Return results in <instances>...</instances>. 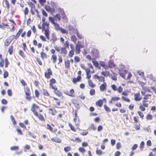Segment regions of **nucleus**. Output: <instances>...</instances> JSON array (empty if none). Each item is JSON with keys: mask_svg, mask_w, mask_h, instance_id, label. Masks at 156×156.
<instances>
[{"mask_svg": "<svg viewBox=\"0 0 156 156\" xmlns=\"http://www.w3.org/2000/svg\"><path fill=\"white\" fill-rule=\"evenodd\" d=\"M93 78L94 80H98L99 82H103L100 85L99 87L101 91L104 92L107 90V85L106 83L105 82V77L101 76H99L97 74H95L93 76Z\"/></svg>", "mask_w": 156, "mask_h": 156, "instance_id": "f257e3e1", "label": "nucleus"}, {"mask_svg": "<svg viewBox=\"0 0 156 156\" xmlns=\"http://www.w3.org/2000/svg\"><path fill=\"white\" fill-rule=\"evenodd\" d=\"M41 29L42 32H44L47 39H50V32L49 30V23L47 22H44L42 24V27H40V29Z\"/></svg>", "mask_w": 156, "mask_h": 156, "instance_id": "f03ea898", "label": "nucleus"}, {"mask_svg": "<svg viewBox=\"0 0 156 156\" xmlns=\"http://www.w3.org/2000/svg\"><path fill=\"white\" fill-rule=\"evenodd\" d=\"M111 87L112 90L114 91H117L119 94L122 93L121 94L122 95H124L125 96H127L128 95V94L127 92H122L123 89L122 87L121 86H119L118 87L115 84H113L111 85Z\"/></svg>", "mask_w": 156, "mask_h": 156, "instance_id": "7ed1b4c3", "label": "nucleus"}, {"mask_svg": "<svg viewBox=\"0 0 156 156\" xmlns=\"http://www.w3.org/2000/svg\"><path fill=\"white\" fill-rule=\"evenodd\" d=\"M28 4L31 7L30 11L31 14L33 15L35 14L34 11L37 13V16L38 17H39V14L38 10L35 8V5L31 2H28Z\"/></svg>", "mask_w": 156, "mask_h": 156, "instance_id": "20e7f679", "label": "nucleus"}, {"mask_svg": "<svg viewBox=\"0 0 156 156\" xmlns=\"http://www.w3.org/2000/svg\"><path fill=\"white\" fill-rule=\"evenodd\" d=\"M24 92L25 94V98L28 101H30L32 97L30 96L31 92L29 88L28 87L24 88Z\"/></svg>", "mask_w": 156, "mask_h": 156, "instance_id": "39448f33", "label": "nucleus"}, {"mask_svg": "<svg viewBox=\"0 0 156 156\" xmlns=\"http://www.w3.org/2000/svg\"><path fill=\"white\" fill-rule=\"evenodd\" d=\"M141 93L142 95L144 96L142 101H144L145 102V103H150L151 102V97L152 96L151 94H145L146 92H144L142 91H141Z\"/></svg>", "mask_w": 156, "mask_h": 156, "instance_id": "423d86ee", "label": "nucleus"}, {"mask_svg": "<svg viewBox=\"0 0 156 156\" xmlns=\"http://www.w3.org/2000/svg\"><path fill=\"white\" fill-rule=\"evenodd\" d=\"M64 93L66 94L72 98L75 96V91L73 89H71L69 91L66 90L63 91Z\"/></svg>", "mask_w": 156, "mask_h": 156, "instance_id": "0eeeda50", "label": "nucleus"}, {"mask_svg": "<svg viewBox=\"0 0 156 156\" xmlns=\"http://www.w3.org/2000/svg\"><path fill=\"white\" fill-rule=\"evenodd\" d=\"M134 123L135 124V128L136 130H138L140 129V124L139 123V120L138 117L134 116L133 117Z\"/></svg>", "mask_w": 156, "mask_h": 156, "instance_id": "6e6552de", "label": "nucleus"}, {"mask_svg": "<svg viewBox=\"0 0 156 156\" xmlns=\"http://www.w3.org/2000/svg\"><path fill=\"white\" fill-rule=\"evenodd\" d=\"M77 74L78 75V76L76 78L74 77L73 78V79L72 82L74 83H76L77 82H80L81 81V71L80 70L78 72Z\"/></svg>", "mask_w": 156, "mask_h": 156, "instance_id": "1a4fd4ad", "label": "nucleus"}, {"mask_svg": "<svg viewBox=\"0 0 156 156\" xmlns=\"http://www.w3.org/2000/svg\"><path fill=\"white\" fill-rule=\"evenodd\" d=\"M149 103H145V102L142 101V103L139 104V108L140 110L144 111L145 110V107H148L149 106Z\"/></svg>", "mask_w": 156, "mask_h": 156, "instance_id": "9d476101", "label": "nucleus"}, {"mask_svg": "<svg viewBox=\"0 0 156 156\" xmlns=\"http://www.w3.org/2000/svg\"><path fill=\"white\" fill-rule=\"evenodd\" d=\"M38 108L39 107L38 106L36 105L35 104H33L31 110L33 112L35 116L39 117L38 113L37 111V110Z\"/></svg>", "mask_w": 156, "mask_h": 156, "instance_id": "9b49d317", "label": "nucleus"}, {"mask_svg": "<svg viewBox=\"0 0 156 156\" xmlns=\"http://www.w3.org/2000/svg\"><path fill=\"white\" fill-rule=\"evenodd\" d=\"M52 89L54 90V92L57 96L59 97H61L62 98H64L62 93L58 90L57 87H55L54 89Z\"/></svg>", "mask_w": 156, "mask_h": 156, "instance_id": "f8f14e48", "label": "nucleus"}, {"mask_svg": "<svg viewBox=\"0 0 156 156\" xmlns=\"http://www.w3.org/2000/svg\"><path fill=\"white\" fill-rule=\"evenodd\" d=\"M134 100L136 101H140L142 99V97L139 92L134 93Z\"/></svg>", "mask_w": 156, "mask_h": 156, "instance_id": "ddd939ff", "label": "nucleus"}, {"mask_svg": "<svg viewBox=\"0 0 156 156\" xmlns=\"http://www.w3.org/2000/svg\"><path fill=\"white\" fill-rule=\"evenodd\" d=\"M53 74L50 68L47 69V72L45 73L44 75L46 78L48 79H50L51 78V76Z\"/></svg>", "mask_w": 156, "mask_h": 156, "instance_id": "4468645a", "label": "nucleus"}, {"mask_svg": "<svg viewBox=\"0 0 156 156\" xmlns=\"http://www.w3.org/2000/svg\"><path fill=\"white\" fill-rule=\"evenodd\" d=\"M83 45H75V53L76 54H79L81 51V48H84Z\"/></svg>", "mask_w": 156, "mask_h": 156, "instance_id": "2eb2a0df", "label": "nucleus"}, {"mask_svg": "<svg viewBox=\"0 0 156 156\" xmlns=\"http://www.w3.org/2000/svg\"><path fill=\"white\" fill-rule=\"evenodd\" d=\"M49 86L50 88L51 89H54L55 87H56L55 86H54V85L56 83V80L53 78H52L49 81Z\"/></svg>", "mask_w": 156, "mask_h": 156, "instance_id": "dca6fc26", "label": "nucleus"}, {"mask_svg": "<svg viewBox=\"0 0 156 156\" xmlns=\"http://www.w3.org/2000/svg\"><path fill=\"white\" fill-rule=\"evenodd\" d=\"M120 98L118 97H112L110 100L109 101V104H113L115 102V101H119L120 100Z\"/></svg>", "mask_w": 156, "mask_h": 156, "instance_id": "f3484780", "label": "nucleus"}, {"mask_svg": "<svg viewBox=\"0 0 156 156\" xmlns=\"http://www.w3.org/2000/svg\"><path fill=\"white\" fill-rule=\"evenodd\" d=\"M92 54L96 57H98L99 55L98 51L96 49L93 48L91 51Z\"/></svg>", "mask_w": 156, "mask_h": 156, "instance_id": "a211bd4d", "label": "nucleus"}, {"mask_svg": "<svg viewBox=\"0 0 156 156\" xmlns=\"http://www.w3.org/2000/svg\"><path fill=\"white\" fill-rule=\"evenodd\" d=\"M45 9L47 11L50 12L52 14L54 13L55 11V9L54 8H51L48 5L45 6Z\"/></svg>", "mask_w": 156, "mask_h": 156, "instance_id": "6ab92c4d", "label": "nucleus"}, {"mask_svg": "<svg viewBox=\"0 0 156 156\" xmlns=\"http://www.w3.org/2000/svg\"><path fill=\"white\" fill-rule=\"evenodd\" d=\"M51 38L50 40V41L53 44H55V42L57 41V38L56 34L55 33H52L51 34Z\"/></svg>", "mask_w": 156, "mask_h": 156, "instance_id": "aec40b11", "label": "nucleus"}, {"mask_svg": "<svg viewBox=\"0 0 156 156\" xmlns=\"http://www.w3.org/2000/svg\"><path fill=\"white\" fill-rule=\"evenodd\" d=\"M60 53L64 56H65L67 53V51L65 47H62L61 48V51Z\"/></svg>", "mask_w": 156, "mask_h": 156, "instance_id": "412c9836", "label": "nucleus"}, {"mask_svg": "<svg viewBox=\"0 0 156 156\" xmlns=\"http://www.w3.org/2000/svg\"><path fill=\"white\" fill-rule=\"evenodd\" d=\"M78 30L77 29H75L73 27L70 26L69 27V34H75Z\"/></svg>", "mask_w": 156, "mask_h": 156, "instance_id": "4be33fe9", "label": "nucleus"}, {"mask_svg": "<svg viewBox=\"0 0 156 156\" xmlns=\"http://www.w3.org/2000/svg\"><path fill=\"white\" fill-rule=\"evenodd\" d=\"M115 66L114 62L112 60H110L108 63V65H107L108 69L109 68H112Z\"/></svg>", "mask_w": 156, "mask_h": 156, "instance_id": "5701e85b", "label": "nucleus"}, {"mask_svg": "<svg viewBox=\"0 0 156 156\" xmlns=\"http://www.w3.org/2000/svg\"><path fill=\"white\" fill-rule=\"evenodd\" d=\"M88 83L89 86L92 88L96 86V84L94 83L92 80L91 79L88 80Z\"/></svg>", "mask_w": 156, "mask_h": 156, "instance_id": "b1692460", "label": "nucleus"}, {"mask_svg": "<svg viewBox=\"0 0 156 156\" xmlns=\"http://www.w3.org/2000/svg\"><path fill=\"white\" fill-rule=\"evenodd\" d=\"M51 140L52 141L56 143H60L61 142V140L57 137L52 138Z\"/></svg>", "mask_w": 156, "mask_h": 156, "instance_id": "393cba45", "label": "nucleus"}, {"mask_svg": "<svg viewBox=\"0 0 156 156\" xmlns=\"http://www.w3.org/2000/svg\"><path fill=\"white\" fill-rule=\"evenodd\" d=\"M48 111L49 113L51 114L52 115H55L57 112L55 110H54L51 108H49L48 109Z\"/></svg>", "mask_w": 156, "mask_h": 156, "instance_id": "a878e982", "label": "nucleus"}, {"mask_svg": "<svg viewBox=\"0 0 156 156\" xmlns=\"http://www.w3.org/2000/svg\"><path fill=\"white\" fill-rule=\"evenodd\" d=\"M117 75L115 73H113L112 74H111L110 77L111 79L114 81H116L117 80Z\"/></svg>", "mask_w": 156, "mask_h": 156, "instance_id": "bb28decb", "label": "nucleus"}, {"mask_svg": "<svg viewBox=\"0 0 156 156\" xmlns=\"http://www.w3.org/2000/svg\"><path fill=\"white\" fill-rule=\"evenodd\" d=\"M65 67L67 69L70 68V61L69 60H67L65 62Z\"/></svg>", "mask_w": 156, "mask_h": 156, "instance_id": "cd10ccee", "label": "nucleus"}, {"mask_svg": "<svg viewBox=\"0 0 156 156\" xmlns=\"http://www.w3.org/2000/svg\"><path fill=\"white\" fill-rule=\"evenodd\" d=\"M99 64L100 65V66L103 67L105 69H108L107 65H106L105 63L104 62L100 61Z\"/></svg>", "mask_w": 156, "mask_h": 156, "instance_id": "c85d7f7f", "label": "nucleus"}, {"mask_svg": "<svg viewBox=\"0 0 156 156\" xmlns=\"http://www.w3.org/2000/svg\"><path fill=\"white\" fill-rule=\"evenodd\" d=\"M103 104V101L102 100H99L96 102V105L100 107H101Z\"/></svg>", "mask_w": 156, "mask_h": 156, "instance_id": "c756f323", "label": "nucleus"}, {"mask_svg": "<svg viewBox=\"0 0 156 156\" xmlns=\"http://www.w3.org/2000/svg\"><path fill=\"white\" fill-rule=\"evenodd\" d=\"M57 56L56 55L53 54L51 57V60L52 61L53 63L54 64L57 61Z\"/></svg>", "mask_w": 156, "mask_h": 156, "instance_id": "7c9ffc66", "label": "nucleus"}, {"mask_svg": "<svg viewBox=\"0 0 156 156\" xmlns=\"http://www.w3.org/2000/svg\"><path fill=\"white\" fill-rule=\"evenodd\" d=\"M47 129L52 132H56L57 130V129H55L53 130L51 126L50 125L48 124L47 125Z\"/></svg>", "mask_w": 156, "mask_h": 156, "instance_id": "2f4dec72", "label": "nucleus"}, {"mask_svg": "<svg viewBox=\"0 0 156 156\" xmlns=\"http://www.w3.org/2000/svg\"><path fill=\"white\" fill-rule=\"evenodd\" d=\"M101 74L104 76L107 77L109 76L110 72L109 71H103L101 72Z\"/></svg>", "mask_w": 156, "mask_h": 156, "instance_id": "473e14b6", "label": "nucleus"}, {"mask_svg": "<svg viewBox=\"0 0 156 156\" xmlns=\"http://www.w3.org/2000/svg\"><path fill=\"white\" fill-rule=\"evenodd\" d=\"M70 38L71 40L74 43L76 44V43L77 40V38L75 35H72L70 37Z\"/></svg>", "mask_w": 156, "mask_h": 156, "instance_id": "72a5a7b5", "label": "nucleus"}, {"mask_svg": "<svg viewBox=\"0 0 156 156\" xmlns=\"http://www.w3.org/2000/svg\"><path fill=\"white\" fill-rule=\"evenodd\" d=\"M5 2L6 7L9 10L10 9V4L8 0H5Z\"/></svg>", "mask_w": 156, "mask_h": 156, "instance_id": "f704fd0d", "label": "nucleus"}, {"mask_svg": "<svg viewBox=\"0 0 156 156\" xmlns=\"http://www.w3.org/2000/svg\"><path fill=\"white\" fill-rule=\"evenodd\" d=\"M13 47L12 45L10 46L8 49V51L10 55H12L13 52Z\"/></svg>", "mask_w": 156, "mask_h": 156, "instance_id": "c9c22d12", "label": "nucleus"}, {"mask_svg": "<svg viewBox=\"0 0 156 156\" xmlns=\"http://www.w3.org/2000/svg\"><path fill=\"white\" fill-rule=\"evenodd\" d=\"M126 73V72H125L124 71H119V75L121 77H122V78H123L124 79H126L125 78V77L126 76V75H125Z\"/></svg>", "mask_w": 156, "mask_h": 156, "instance_id": "e433bc0d", "label": "nucleus"}, {"mask_svg": "<svg viewBox=\"0 0 156 156\" xmlns=\"http://www.w3.org/2000/svg\"><path fill=\"white\" fill-rule=\"evenodd\" d=\"M74 54V51L73 50H71L68 53V56L69 57H72Z\"/></svg>", "mask_w": 156, "mask_h": 156, "instance_id": "4c0bfd02", "label": "nucleus"}, {"mask_svg": "<svg viewBox=\"0 0 156 156\" xmlns=\"http://www.w3.org/2000/svg\"><path fill=\"white\" fill-rule=\"evenodd\" d=\"M146 119L147 120H151L153 119V116L151 114H148L146 116Z\"/></svg>", "mask_w": 156, "mask_h": 156, "instance_id": "58836bf2", "label": "nucleus"}, {"mask_svg": "<svg viewBox=\"0 0 156 156\" xmlns=\"http://www.w3.org/2000/svg\"><path fill=\"white\" fill-rule=\"evenodd\" d=\"M68 125L71 129L73 132H75L76 131V129L75 127L70 123H69Z\"/></svg>", "mask_w": 156, "mask_h": 156, "instance_id": "ea45409f", "label": "nucleus"}, {"mask_svg": "<svg viewBox=\"0 0 156 156\" xmlns=\"http://www.w3.org/2000/svg\"><path fill=\"white\" fill-rule=\"evenodd\" d=\"M41 93H42V94L44 95H45L47 96H49V94L48 93V92L47 90L45 89L41 91Z\"/></svg>", "mask_w": 156, "mask_h": 156, "instance_id": "a19ab883", "label": "nucleus"}, {"mask_svg": "<svg viewBox=\"0 0 156 156\" xmlns=\"http://www.w3.org/2000/svg\"><path fill=\"white\" fill-rule=\"evenodd\" d=\"M83 131L80 133V134L82 136H86L88 133V131L87 130H83Z\"/></svg>", "mask_w": 156, "mask_h": 156, "instance_id": "79ce46f5", "label": "nucleus"}, {"mask_svg": "<svg viewBox=\"0 0 156 156\" xmlns=\"http://www.w3.org/2000/svg\"><path fill=\"white\" fill-rule=\"evenodd\" d=\"M71 147L70 146H68L65 147L64 148V150L66 152H67L70 151L71 150Z\"/></svg>", "mask_w": 156, "mask_h": 156, "instance_id": "37998d69", "label": "nucleus"}, {"mask_svg": "<svg viewBox=\"0 0 156 156\" xmlns=\"http://www.w3.org/2000/svg\"><path fill=\"white\" fill-rule=\"evenodd\" d=\"M23 12L24 14V15L25 16H27L28 15V12H29V10L28 7H26L25 8L24 10L23 11Z\"/></svg>", "mask_w": 156, "mask_h": 156, "instance_id": "c03bdc74", "label": "nucleus"}, {"mask_svg": "<svg viewBox=\"0 0 156 156\" xmlns=\"http://www.w3.org/2000/svg\"><path fill=\"white\" fill-rule=\"evenodd\" d=\"M121 98L123 101H125L126 102H130V100L127 97H126L123 96H122Z\"/></svg>", "mask_w": 156, "mask_h": 156, "instance_id": "a18cd8bd", "label": "nucleus"}, {"mask_svg": "<svg viewBox=\"0 0 156 156\" xmlns=\"http://www.w3.org/2000/svg\"><path fill=\"white\" fill-rule=\"evenodd\" d=\"M104 107L105 111L107 112H111V109L106 104L104 105Z\"/></svg>", "mask_w": 156, "mask_h": 156, "instance_id": "49530a36", "label": "nucleus"}, {"mask_svg": "<svg viewBox=\"0 0 156 156\" xmlns=\"http://www.w3.org/2000/svg\"><path fill=\"white\" fill-rule=\"evenodd\" d=\"M10 149L11 151H16L19 149V147L18 146H13L11 147Z\"/></svg>", "mask_w": 156, "mask_h": 156, "instance_id": "de8ad7c7", "label": "nucleus"}, {"mask_svg": "<svg viewBox=\"0 0 156 156\" xmlns=\"http://www.w3.org/2000/svg\"><path fill=\"white\" fill-rule=\"evenodd\" d=\"M138 115L140 116V117L142 119H144V115L143 113L140 111H138L137 112Z\"/></svg>", "mask_w": 156, "mask_h": 156, "instance_id": "09e8293b", "label": "nucleus"}, {"mask_svg": "<svg viewBox=\"0 0 156 156\" xmlns=\"http://www.w3.org/2000/svg\"><path fill=\"white\" fill-rule=\"evenodd\" d=\"M16 9H15L13 7L11 8L10 13L12 16H13L14 15V13L16 12Z\"/></svg>", "mask_w": 156, "mask_h": 156, "instance_id": "8fccbe9b", "label": "nucleus"}, {"mask_svg": "<svg viewBox=\"0 0 156 156\" xmlns=\"http://www.w3.org/2000/svg\"><path fill=\"white\" fill-rule=\"evenodd\" d=\"M69 42L68 41H65V43L64 44V47L66 48H69Z\"/></svg>", "mask_w": 156, "mask_h": 156, "instance_id": "3c124183", "label": "nucleus"}, {"mask_svg": "<svg viewBox=\"0 0 156 156\" xmlns=\"http://www.w3.org/2000/svg\"><path fill=\"white\" fill-rule=\"evenodd\" d=\"M10 119L12 122L13 125H15L16 124V123L13 116L12 115H10Z\"/></svg>", "mask_w": 156, "mask_h": 156, "instance_id": "603ef678", "label": "nucleus"}, {"mask_svg": "<svg viewBox=\"0 0 156 156\" xmlns=\"http://www.w3.org/2000/svg\"><path fill=\"white\" fill-rule=\"evenodd\" d=\"M19 37L16 34L15 35H13L10 36V37H12V40H17Z\"/></svg>", "mask_w": 156, "mask_h": 156, "instance_id": "864d4df0", "label": "nucleus"}, {"mask_svg": "<svg viewBox=\"0 0 156 156\" xmlns=\"http://www.w3.org/2000/svg\"><path fill=\"white\" fill-rule=\"evenodd\" d=\"M41 57L43 59H46L47 58L46 54L43 52L41 53Z\"/></svg>", "mask_w": 156, "mask_h": 156, "instance_id": "5fc2aeb1", "label": "nucleus"}, {"mask_svg": "<svg viewBox=\"0 0 156 156\" xmlns=\"http://www.w3.org/2000/svg\"><path fill=\"white\" fill-rule=\"evenodd\" d=\"M61 32L62 34H68V32L67 30L64 29L63 28H61L60 29Z\"/></svg>", "mask_w": 156, "mask_h": 156, "instance_id": "6e6d98bb", "label": "nucleus"}, {"mask_svg": "<svg viewBox=\"0 0 156 156\" xmlns=\"http://www.w3.org/2000/svg\"><path fill=\"white\" fill-rule=\"evenodd\" d=\"M30 145L27 144L24 147V151L25 152L27 151V150H30Z\"/></svg>", "mask_w": 156, "mask_h": 156, "instance_id": "4d7b16f0", "label": "nucleus"}, {"mask_svg": "<svg viewBox=\"0 0 156 156\" xmlns=\"http://www.w3.org/2000/svg\"><path fill=\"white\" fill-rule=\"evenodd\" d=\"M79 151L82 153H84L86 151L85 149L83 147H80L78 149Z\"/></svg>", "mask_w": 156, "mask_h": 156, "instance_id": "13d9d810", "label": "nucleus"}, {"mask_svg": "<svg viewBox=\"0 0 156 156\" xmlns=\"http://www.w3.org/2000/svg\"><path fill=\"white\" fill-rule=\"evenodd\" d=\"M96 152V154L99 155H101L103 154V152L101 150H97Z\"/></svg>", "mask_w": 156, "mask_h": 156, "instance_id": "bf43d9fd", "label": "nucleus"}, {"mask_svg": "<svg viewBox=\"0 0 156 156\" xmlns=\"http://www.w3.org/2000/svg\"><path fill=\"white\" fill-rule=\"evenodd\" d=\"M20 82L22 84V85L23 87H25L27 85V83H26V82H25V81L23 79L21 80H20Z\"/></svg>", "mask_w": 156, "mask_h": 156, "instance_id": "052dcab7", "label": "nucleus"}, {"mask_svg": "<svg viewBox=\"0 0 156 156\" xmlns=\"http://www.w3.org/2000/svg\"><path fill=\"white\" fill-rule=\"evenodd\" d=\"M95 93V90L94 89H90V94L91 95H94Z\"/></svg>", "mask_w": 156, "mask_h": 156, "instance_id": "680f3d73", "label": "nucleus"}, {"mask_svg": "<svg viewBox=\"0 0 156 156\" xmlns=\"http://www.w3.org/2000/svg\"><path fill=\"white\" fill-rule=\"evenodd\" d=\"M122 147L121 144L120 142H118L116 144V148L117 150L119 149Z\"/></svg>", "mask_w": 156, "mask_h": 156, "instance_id": "e2e57ef3", "label": "nucleus"}, {"mask_svg": "<svg viewBox=\"0 0 156 156\" xmlns=\"http://www.w3.org/2000/svg\"><path fill=\"white\" fill-rule=\"evenodd\" d=\"M19 54L20 56H21L23 58H24L25 57V56L23 52L21 50L19 51Z\"/></svg>", "mask_w": 156, "mask_h": 156, "instance_id": "0e129e2a", "label": "nucleus"}, {"mask_svg": "<svg viewBox=\"0 0 156 156\" xmlns=\"http://www.w3.org/2000/svg\"><path fill=\"white\" fill-rule=\"evenodd\" d=\"M9 76V73L8 71H5L3 74V77L6 78Z\"/></svg>", "mask_w": 156, "mask_h": 156, "instance_id": "69168bd1", "label": "nucleus"}, {"mask_svg": "<svg viewBox=\"0 0 156 156\" xmlns=\"http://www.w3.org/2000/svg\"><path fill=\"white\" fill-rule=\"evenodd\" d=\"M55 19L56 20H58L59 21L61 20V16L60 14H56L55 16Z\"/></svg>", "mask_w": 156, "mask_h": 156, "instance_id": "338daca9", "label": "nucleus"}, {"mask_svg": "<svg viewBox=\"0 0 156 156\" xmlns=\"http://www.w3.org/2000/svg\"><path fill=\"white\" fill-rule=\"evenodd\" d=\"M75 61L76 62H79L80 60V58L78 56H76L74 57Z\"/></svg>", "mask_w": 156, "mask_h": 156, "instance_id": "774afa93", "label": "nucleus"}]
</instances>
